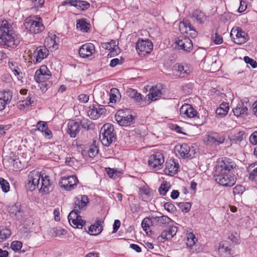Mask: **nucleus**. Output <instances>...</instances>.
<instances>
[{"mask_svg": "<svg viewBox=\"0 0 257 257\" xmlns=\"http://www.w3.org/2000/svg\"><path fill=\"white\" fill-rule=\"evenodd\" d=\"M20 43L10 23L6 20L0 22V44L7 48H15Z\"/></svg>", "mask_w": 257, "mask_h": 257, "instance_id": "obj_1", "label": "nucleus"}, {"mask_svg": "<svg viewBox=\"0 0 257 257\" xmlns=\"http://www.w3.org/2000/svg\"><path fill=\"white\" fill-rule=\"evenodd\" d=\"M100 140L103 146H109L116 140L114 133L113 125L111 123H105L100 130Z\"/></svg>", "mask_w": 257, "mask_h": 257, "instance_id": "obj_2", "label": "nucleus"}, {"mask_svg": "<svg viewBox=\"0 0 257 257\" xmlns=\"http://www.w3.org/2000/svg\"><path fill=\"white\" fill-rule=\"evenodd\" d=\"M213 177L217 183L225 187H231L236 182V178L231 174V172L217 173L215 172Z\"/></svg>", "mask_w": 257, "mask_h": 257, "instance_id": "obj_3", "label": "nucleus"}, {"mask_svg": "<svg viewBox=\"0 0 257 257\" xmlns=\"http://www.w3.org/2000/svg\"><path fill=\"white\" fill-rule=\"evenodd\" d=\"M27 29L32 34H37L42 32L45 27L41 18L37 16L35 19L29 18L26 19L25 23Z\"/></svg>", "mask_w": 257, "mask_h": 257, "instance_id": "obj_4", "label": "nucleus"}, {"mask_svg": "<svg viewBox=\"0 0 257 257\" xmlns=\"http://www.w3.org/2000/svg\"><path fill=\"white\" fill-rule=\"evenodd\" d=\"M217 164L215 169V172L217 173L231 172V171L236 166L234 161L227 157H223L218 160Z\"/></svg>", "mask_w": 257, "mask_h": 257, "instance_id": "obj_5", "label": "nucleus"}, {"mask_svg": "<svg viewBox=\"0 0 257 257\" xmlns=\"http://www.w3.org/2000/svg\"><path fill=\"white\" fill-rule=\"evenodd\" d=\"M230 37L232 40L238 45L243 44L249 40V36L247 34L239 27L232 29L230 32Z\"/></svg>", "mask_w": 257, "mask_h": 257, "instance_id": "obj_6", "label": "nucleus"}, {"mask_svg": "<svg viewBox=\"0 0 257 257\" xmlns=\"http://www.w3.org/2000/svg\"><path fill=\"white\" fill-rule=\"evenodd\" d=\"M136 48L140 56H145L152 52L153 49V44L149 39H139L137 42Z\"/></svg>", "mask_w": 257, "mask_h": 257, "instance_id": "obj_7", "label": "nucleus"}, {"mask_svg": "<svg viewBox=\"0 0 257 257\" xmlns=\"http://www.w3.org/2000/svg\"><path fill=\"white\" fill-rule=\"evenodd\" d=\"M225 137L216 132H207L206 134L204 142L209 146H218L224 143Z\"/></svg>", "mask_w": 257, "mask_h": 257, "instance_id": "obj_8", "label": "nucleus"}, {"mask_svg": "<svg viewBox=\"0 0 257 257\" xmlns=\"http://www.w3.org/2000/svg\"><path fill=\"white\" fill-rule=\"evenodd\" d=\"M80 213L78 210L73 209L68 216V221L73 227L82 228L85 225L86 221L82 219Z\"/></svg>", "mask_w": 257, "mask_h": 257, "instance_id": "obj_9", "label": "nucleus"}, {"mask_svg": "<svg viewBox=\"0 0 257 257\" xmlns=\"http://www.w3.org/2000/svg\"><path fill=\"white\" fill-rule=\"evenodd\" d=\"M115 119L119 125L127 126L135 122V117L132 114L126 115L122 110H118L115 115Z\"/></svg>", "mask_w": 257, "mask_h": 257, "instance_id": "obj_10", "label": "nucleus"}, {"mask_svg": "<svg viewBox=\"0 0 257 257\" xmlns=\"http://www.w3.org/2000/svg\"><path fill=\"white\" fill-rule=\"evenodd\" d=\"M218 253L221 257H232L234 253L233 246L228 241L223 240L219 243Z\"/></svg>", "mask_w": 257, "mask_h": 257, "instance_id": "obj_11", "label": "nucleus"}, {"mask_svg": "<svg viewBox=\"0 0 257 257\" xmlns=\"http://www.w3.org/2000/svg\"><path fill=\"white\" fill-rule=\"evenodd\" d=\"M164 162L163 155L160 153H156L150 157L148 164L151 168L159 170L161 168Z\"/></svg>", "mask_w": 257, "mask_h": 257, "instance_id": "obj_12", "label": "nucleus"}, {"mask_svg": "<svg viewBox=\"0 0 257 257\" xmlns=\"http://www.w3.org/2000/svg\"><path fill=\"white\" fill-rule=\"evenodd\" d=\"M51 75V72L47 66L42 65L40 69L36 70L35 74V79L38 83L44 82L46 80L49 79Z\"/></svg>", "mask_w": 257, "mask_h": 257, "instance_id": "obj_13", "label": "nucleus"}, {"mask_svg": "<svg viewBox=\"0 0 257 257\" xmlns=\"http://www.w3.org/2000/svg\"><path fill=\"white\" fill-rule=\"evenodd\" d=\"M78 182V180L75 176H69L62 178L59 184L61 188L66 190H71L76 187Z\"/></svg>", "mask_w": 257, "mask_h": 257, "instance_id": "obj_14", "label": "nucleus"}, {"mask_svg": "<svg viewBox=\"0 0 257 257\" xmlns=\"http://www.w3.org/2000/svg\"><path fill=\"white\" fill-rule=\"evenodd\" d=\"M106 111L105 108L103 106L99 104H92L89 107L87 113L90 118L92 119H98L100 116L104 114Z\"/></svg>", "mask_w": 257, "mask_h": 257, "instance_id": "obj_15", "label": "nucleus"}, {"mask_svg": "<svg viewBox=\"0 0 257 257\" xmlns=\"http://www.w3.org/2000/svg\"><path fill=\"white\" fill-rule=\"evenodd\" d=\"M89 203V199L86 195H79L74 199L73 208L81 212L85 209Z\"/></svg>", "mask_w": 257, "mask_h": 257, "instance_id": "obj_16", "label": "nucleus"}, {"mask_svg": "<svg viewBox=\"0 0 257 257\" xmlns=\"http://www.w3.org/2000/svg\"><path fill=\"white\" fill-rule=\"evenodd\" d=\"M175 151L177 152L183 158H187L192 157L194 154V150L191 151L190 146L186 143L175 147Z\"/></svg>", "mask_w": 257, "mask_h": 257, "instance_id": "obj_17", "label": "nucleus"}, {"mask_svg": "<svg viewBox=\"0 0 257 257\" xmlns=\"http://www.w3.org/2000/svg\"><path fill=\"white\" fill-rule=\"evenodd\" d=\"M175 43L177 45L179 49L186 51H190L193 47L192 41L187 37H179Z\"/></svg>", "mask_w": 257, "mask_h": 257, "instance_id": "obj_18", "label": "nucleus"}, {"mask_svg": "<svg viewBox=\"0 0 257 257\" xmlns=\"http://www.w3.org/2000/svg\"><path fill=\"white\" fill-rule=\"evenodd\" d=\"M249 106L247 102L241 101L232 110L234 114L237 117H243L248 115V106Z\"/></svg>", "mask_w": 257, "mask_h": 257, "instance_id": "obj_19", "label": "nucleus"}, {"mask_svg": "<svg viewBox=\"0 0 257 257\" xmlns=\"http://www.w3.org/2000/svg\"><path fill=\"white\" fill-rule=\"evenodd\" d=\"M180 113L182 116H187L189 118L195 117L198 114L193 106L189 104L183 105L180 108Z\"/></svg>", "mask_w": 257, "mask_h": 257, "instance_id": "obj_20", "label": "nucleus"}, {"mask_svg": "<svg viewBox=\"0 0 257 257\" xmlns=\"http://www.w3.org/2000/svg\"><path fill=\"white\" fill-rule=\"evenodd\" d=\"M95 51V47L91 43H86L82 45L79 49V54L82 58L91 56Z\"/></svg>", "mask_w": 257, "mask_h": 257, "instance_id": "obj_21", "label": "nucleus"}, {"mask_svg": "<svg viewBox=\"0 0 257 257\" xmlns=\"http://www.w3.org/2000/svg\"><path fill=\"white\" fill-rule=\"evenodd\" d=\"M48 54V50L46 47H37L33 53L32 56L34 58L33 60L35 63H39L47 56Z\"/></svg>", "mask_w": 257, "mask_h": 257, "instance_id": "obj_22", "label": "nucleus"}, {"mask_svg": "<svg viewBox=\"0 0 257 257\" xmlns=\"http://www.w3.org/2000/svg\"><path fill=\"white\" fill-rule=\"evenodd\" d=\"M53 187L50 182L49 178L47 176L43 177L41 175V183L39 187V191L42 193H48L52 191Z\"/></svg>", "mask_w": 257, "mask_h": 257, "instance_id": "obj_23", "label": "nucleus"}, {"mask_svg": "<svg viewBox=\"0 0 257 257\" xmlns=\"http://www.w3.org/2000/svg\"><path fill=\"white\" fill-rule=\"evenodd\" d=\"M80 123L75 120H70L67 124V133L71 138H75L80 130Z\"/></svg>", "mask_w": 257, "mask_h": 257, "instance_id": "obj_24", "label": "nucleus"}, {"mask_svg": "<svg viewBox=\"0 0 257 257\" xmlns=\"http://www.w3.org/2000/svg\"><path fill=\"white\" fill-rule=\"evenodd\" d=\"M165 164L166 168L164 169V172L166 174L173 176L178 172L179 166L174 160L170 159L167 161Z\"/></svg>", "mask_w": 257, "mask_h": 257, "instance_id": "obj_25", "label": "nucleus"}, {"mask_svg": "<svg viewBox=\"0 0 257 257\" xmlns=\"http://www.w3.org/2000/svg\"><path fill=\"white\" fill-rule=\"evenodd\" d=\"M9 212L12 217H15L16 220L22 218L23 211L20 203H16L14 205L9 207Z\"/></svg>", "mask_w": 257, "mask_h": 257, "instance_id": "obj_26", "label": "nucleus"}, {"mask_svg": "<svg viewBox=\"0 0 257 257\" xmlns=\"http://www.w3.org/2000/svg\"><path fill=\"white\" fill-rule=\"evenodd\" d=\"M152 217L153 226L165 227L172 221L169 217L166 215H162L159 217L152 216Z\"/></svg>", "mask_w": 257, "mask_h": 257, "instance_id": "obj_27", "label": "nucleus"}, {"mask_svg": "<svg viewBox=\"0 0 257 257\" xmlns=\"http://www.w3.org/2000/svg\"><path fill=\"white\" fill-rule=\"evenodd\" d=\"M151 189L147 185L139 188V196L142 201L148 202L152 199Z\"/></svg>", "mask_w": 257, "mask_h": 257, "instance_id": "obj_28", "label": "nucleus"}, {"mask_svg": "<svg viewBox=\"0 0 257 257\" xmlns=\"http://www.w3.org/2000/svg\"><path fill=\"white\" fill-rule=\"evenodd\" d=\"M36 126L37 130L42 132L46 138L51 139L53 137L52 133L48 129L46 122L39 121L37 122Z\"/></svg>", "mask_w": 257, "mask_h": 257, "instance_id": "obj_29", "label": "nucleus"}, {"mask_svg": "<svg viewBox=\"0 0 257 257\" xmlns=\"http://www.w3.org/2000/svg\"><path fill=\"white\" fill-rule=\"evenodd\" d=\"M150 92L147 95L148 96V104H150L152 101L157 99V97H161L162 93L160 89L158 88L157 86L152 87Z\"/></svg>", "mask_w": 257, "mask_h": 257, "instance_id": "obj_30", "label": "nucleus"}, {"mask_svg": "<svg viewBox=\"0 0 257 257\" xmlns=\"http://www.w3.org/2000/svg\"><path fill=\"white\" fill-rule=\"evenodd\" d=\"M102 230L101 221L97 220L95 224L91 225L89 228L88 233L92 235L99 234Z\"/></svg>", "mask_w": 257, "mask_h": 257, "instance_id": "obj_31", "label": "nucleus"}, {"mask_svg": "<svg viewBox=\"0 0 257 257\" xmlns=\"http://www.w3.org/2000/svg\"><path fill=\"white\" fill-rule=\"evenodd\" d=\"M192 18L197 22L202 24L206 20V17L203 12L199 10H196L192 13Z\"/></svg>", "mask_w": 257, "mask_h": 257, "instance_id": "obj_32", "label": "nucleus"}, {"mask_svg": "<svg viewBox=\"0 0 257 257\" xmlns=\"http://www.w3.org/2000/svg\"><path fill=\"white\" fill-rule=\"evenodd\" d=\"M41 179V175L38 172H31L29 175V181H30L35 187L39 188Z\"/></svg>", "mask_w": 257, "mask_h": 257, "instance_id": "obj_33", "label": "nucleus"}, {"mask_svg": "<svg viewBox=\"0 0 257 257\" xmlns=\"http://www.w3.org/2000/svg\"><path fill=\"white\" fill-rule=\"evenodd\" d=\"M121 95L118 89L112 88L110 89L109 102L115 103L120 99Z\"/></svg>", "mask_w": 257, "mask_h": 257, "instance_id": "obj_34", "label": "nucleus"}, {"mask_svg": "<svg viewBox=\"0 0 257 257\" xmlns=\"http://www.w3.org/2000/svg\"><path fill=\"white\" fill-rule=\"evenodd\" d=\"M13 97V92L9 89H5L0 92V98L3 100V102L8 104H9Z\"/></svg>", "mask_w": 257, "mask_h": 257, "instance_id": "obj_35", "label": "nucleus"}, {"mask_svg": "<svg viewBox=\"0 0 257 257\" xmlns=\"http://www.w3.org/2000/svg\"><path fill=\"white\" fill-rule=\"evenodd\" d=\"M228 109V103H222L220 105L219 107L216 110V113L218 115L223 116L227 113Z\"/></svg>", "mask_w": 257, "mask_h": 257, "instance_id": "obj_36", "label": "nucleus"}, {"mask_svg": "<svg viewBox=\"0 0 257 257\" xmlns=\"http://www.w3.org/2000/svg\"><path fill=\"white\" fill-rule=\"evenodd\" d=\"M174 67L175 68V69L180 72L179 76L180 77L183 78L185 77L187 75H188L189 73V70L188 69H185V66L182 63L181 64H176L174 66Z\"/></svg>", "mask_w": 257, "mask_h": 257, "instance_id": "obj_37", "label": "nucleus"}, {"mask_svg": "<svg viewBox=\"0 0 257 257\" xmlns=\"http://www.w3.org/2000/svg\"><path fill=\"white\" fill-rule=\"evenodd\" d=\"M80 126L85 130H93L95 127V125L92 122V121L88 119H82L80 122Z\"/></svg>", "mask_w": 257, "mask_h": 257, "instance_id": "obj_38", "label": "nucleus"}, {"mask_svg": "<svg viewBox=\"0 0 257 257\" xmlns=\"http://www.w3.org/2000/svg\"><path fill=\"white\" fill-rule=\"evenodd\" d=\"M35 101V98L32 94H29L28 96L24 100L19 102V106L23 107L26 106H30L33 104Z\"/></svg>", "mask_w": 257, "mask_h": 257, "instance_id": "obj_39", "label": "nucleus"}, {"mask_svg": "<svg viewBox=\"0 0 257 257\" xmlns=\"http://www.w3.org/2000/svg\"><path fill=\"white\" fill-rule=\"evenodd\" d=\"M151 226H153L152 216L145 218L142 222V226L146 232L149 230Z\"/></svg>", "mask_w": 257, "mask_h": 257, "instance_id": "obj_40", "label": "nucleus"}, {"mask_svg": "<svg viewBox=\"0 0 257 257\" xmlns=\"http://www.w3.org/2000/svg\"><path fill=\"white\" fill-rule=\"evenodd\" d=\"M89 24L87 23L84 19H82L77 21L76 27L79 28L81 31H83V32H88L89 29Z\"/></svg>", "mask_w": 257, "mask_h": 257, "instance_id": "obj_41", "label": "nucleus"}, {"mask_svg": "<svg viewBox=\"0 0 257 257\" xmlns=\"http://www.w3.org/2000/svg\"><path fill=\"white\" fill-rule=\"evenodd\" d=\"M170 184L167 181H164L159 188V192L160 195L165 196L170 188Z\"/></svg>", "mask_w": 257, "mask_h": 257, "instance_id": "obj_42", "label": "nucleus"}, {"mask_svg": "<svg viewBox=\"0 0 257 257\" xmlns=\"http://www.w3.org/2000/svg\"><path fill=\"white\" fill-rule=\"evenodd\" d=\"M245 137V133L244 131H239L237 134L231 137V140L235 143H240Z\"/></svg>", "mask_w": 257, "mask_h": 257, "instance_id": "obj_43", "label": "nucleus"}, {"mask_svg": "<svg viewBox=\"0 0 257 257\" xmlns=\"http://www.w3.org/2000/svg\"><path fill=\"white\" fill-rule=\"evenodd\" d=\"M249 168H254L252 171L249 174L248 178L251 181L255 180L257 177V162H255L250 164Z\"/></svg>", "mask_w": 257, "mask_h": 257, "instance_id": "obj_44", "label": "nucleus"}, {"mask_svg": "<svg viewBox=\"0 0 257 257\" xmlns=\"http://www.w3.org/2000/svg\"><path fill=\"white\" fill-rule=\"evenodd\" d=\"M11 231L8 228L0 230V238L3 240H6L11 235Z\"/></svg>", "mask_w": 257, "mask_h": 257, "instance_id": "obj_45", "label": "nucleus"}, {"mask_svg": "<svg viewBox=\"0 0 257 257\" xmlns=\"http://www.w3.org/2000/svg\"><path fill=\"white\" fill-rule=\"evenodd\" d=\"M178 206L182 211L188 212L191 209V204L189 202H179L178 204Z\"/></svg>", "mask_w": 257, "mask_h": 257, "instance_id": "obj_46", "label": "nucleus"}, {"mask_svg": "<svg viewBox=\"0 0 257 257\" xmlns=\"http://www.w3.org/2000/svg\"><path fill=\"white\" fill-rule=\"evenodd\" d=\"M90 4L86 1L81 0H77V5L76 8L80 10L84 11L89 8Z\"/></svg>", "mask_w": 257, "mask_h": 257, "instance_id": "obj_47", "label": "nucleus"}, {"mask_svg": "<svg viewBox=\"0 0 257 257\" xmlns=\"http://www.w3.org/2000/svg\"><path fill=\"white\" fill-rule=\"evenodd\" d=\"M173 237L172 234L170 233V229H168L167 230L163 231L158 237V239L162 241V239H171Z\"/></svg>", "mask_w": 257, "mask_h": 257, "instance_id": "obj_48", "label": "nucleus"}, {"mask_svg": "<svg viewBox=\"0 0 257 257\" xmlns=\"http://www.w3.org/2000/svg\"><path fill=\"white\" fill-rule=\"evenodd\" d=\"M23 243L21 241L15 240L12 242L11 244V248L15 251L18 252L22 247Z\"/></svg>", "mask_w": 257, "mask_h": 257, "instance_id": "obj_49", "label": "nucleus"}, {"mask_svg": "<svg viewBox=\"0 0 257 257\" xmlns=\"http://www.w3.org/2000/svg\"><path fill=\"white\" fill-rule=\"evenodd\" d=\"M183 27L186 28V30L185 32L186 33H188V31H191L194 28L188 21H185L180 23L179 28L181 29Z\"/></svg>", "mask_w": 257, "mask_h": 257, "instance_id": "obj_50", "label": "nucleus"}, {"mask_svg": "<svg viewBox=\"0 0 257 257\" xmlns=\"http://www.w3.org/2000/svg\"><path fill=\"white\" fill-rule=\"evenodd\" d=\"M0 185L3 192L7 193L10 190L9 182L3 178H0Z\"/></svg>", "mask_w": 257, "mask_h": 257, "instance_id": "obj_51", "label": "nucleus"}, {"mask_svg": "<svg viewBox=\"0 0 257 257\" xmlns=\"http://www.w3.org/2000/svg\"><path fill=\"white\" fill-rule=\"evenodd\" d=\"M98 149L95 145H91L88 150V155L90 158H93L98 153Z\"/></svg>", "mask_w": 257, "mask_h": 257, "instance_id": "obj_52", "label": "nucleus"}, {"mask_svg": "<svg viewBox=\"0 0 257 257\" xmlns=\"http://www.w3.org/2000/svg\"><path fill=\"white\" fill-rule=\"evenodd\" d=\"M134 99L139 105L144 106L147 104V101L146 100L143 99L142 94L140 93H138V94L136 95V96H135Z\"/></svg>", "mask_w": 257, "mask_h": 257, "instance_id": "obj_53", "label": "nucleus"}, {"mask_svg": "<svg viewBox=\"0 0 257 257\" xmlns=\"http://www.w3.org/2000/svg\"><path fill=\"white\" fill-rule=\"evenodd\" d=\"M66 230L60 227H56L53 228V232H52V236H57L61 235H63L65 233Z\"/></svg>", "mask_w": 257, "mask_h": 257, "instance_id": "obj_54", "label": "nucleus"}, {"mask_svg": "<svg viewBox=\"0 0 257 257\" xmlns=\"http://www.w3.org/2000/svg\"><path fill=\"white\" fill-rule=\"evenodd\" d=\"M244 60L246 63L250 64L253 68L257 67L256 62L248 56L244 57Z\"/></svg>", "mask_w": 257, "mask_h": 257, "instance_id": "obj_55", "label": "nucleus"}, {"mask_svg": "<svg viewBox=\"0 0 257 257\" xmlns=\"http://www.w3.org/2000/svg\"><path fill=\"white\" fill-rule=\"evenodd\" d=\"M212 38L213 39V41L215 44L219 45L223 42L222 37L216 33L214 34V36H212Z\"/></svg>", "mask_w": 257, "mask_h": 257, "instance_id": "obj_56", "label": "nucleus"}, {"mask_svg": "<svg viewBox=\"0 0 257 257\" xmlns=\"http://www.w3.org/2000/svg\"><path fill=\"white\" fill-rule=\"evenodd\" d=\"M245 190V188L242 185H237L233 188V193L234 194H241Z\"/></svg>", "mask_w": 257, "mask_h": 257, "instance_id": "obj_57", "label": "nucleus"}, {"mask_svg": "<svg viewBox=\"0 0 257 257\" xmlns=\"http://www.w3.org/2000/svg\"><path fill=\"white\" fill-rule=\"evenodd\" d=\"M165 209L169 212L174 211L175 209V206L171 203L166 202L164 205Z\"/></svg>", "mask_w": 257, "mask_h": 257, "instance_id": "obj_58", "label": "nucleus"}, {"mask_svg": "<svg viewBox=\"0 0 257 257\" xmlns=\"http://www.w3.org/2000/svg\"><path fill=\"white\" fill-rule=\"evenodd\" d=\"M250 143L253 145H257V131L254 132L249 137Z\"/></svg>", "mask_w": 257, "mask_h": 257, "instance_id": "obj_59", "label": "nucleus"}, {"mask_svg": "<svg viewBox=\"0 0 257 257\" xmlns=\"http://www.w3.org/2000/svg\"><path fill=\"white\" fill-rule=\"evenodd\" d=\"M126 94L130 97L134 99V98L136 96V95L138 94V92L135 89L129 88L126 91Z\"/></svg>", "mask_w": 257, "mask_h": 257, "instance_id": "obj_60", "label": "nucleus"}, {"mask_svg": "<svg viewBox=\"0 0 257 257\" xmlns=\"http://www.w3.org/2000/svg\"><path fill=\"white\" fill-rule=\"evenodd\" d=\"M77 0H66L62 2V6L69 5L76 7Z\"/></svg>", "mask_w": 257, "mask_h": 257, "instance_id": "obj_61", "label": "nucleus"}, {"mask_svg": "<svg viewBox=\"0 0 257 257\" xmlns=\"http://www.w3.org/2000/svg\"><path fill=\"white\" fill-rule=\"evenodd\" d=\"M78 99L80 102L86 103L89 100V95L85 94H81L78 96Z\"/></svg>", "mask_w": 257, "mask_h": 257, "instance_id": "obj_62", "label": "nucleus"}, {"mask_svg": "<svg viewBox=\"0 0 257 257\" xmlns=\"http://www.w3.org/2000/svg\"><path fill=\"white\" fill-rule=\"evenodd\" d=\"M120 226V221L119 220L116 219L114 220L113 225V231L112 233H115L117 232Z\"/></svg>", "mask_w": 257, "mask_h": 257, "instance_id": "obj_63", "label": "nucleus"}, {"mask_svg": "<svg viewBox=\"0 0 257 257\" xmlns=\"http://www.w3.org/2000/svg\"><path fill=\"white\" fill-rule=\"evenodd\" d=\"M53 214L55 216V220L56 221H60V211L58 208H55L54 210Z\"/></svg>", "mask_w": 257, "mask_h": 257, "instance_id": "obj_64", "label": "nucleus"}]
</instances>
